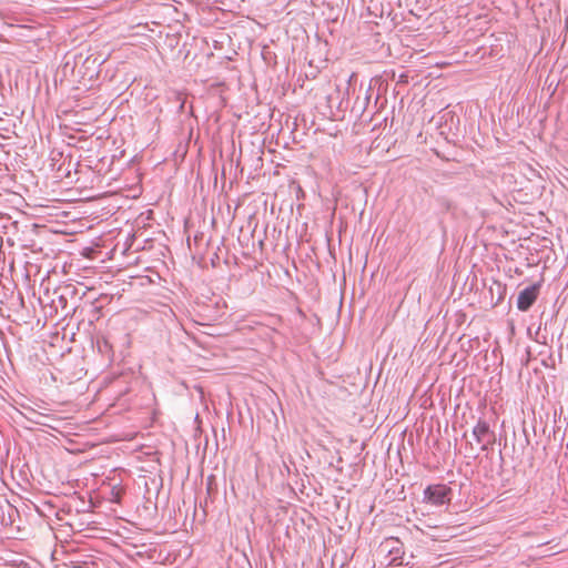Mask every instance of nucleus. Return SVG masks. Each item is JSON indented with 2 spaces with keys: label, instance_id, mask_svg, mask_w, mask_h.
<instances>
[{
  "label": "nucleus",
  "instance_id": "1",
  "mask_svg": "<svg viewBox=\"0 0 568 568\" xmlns=\"http://www.w3.org/2000/svg\"><path fill=\"white\" fill-rule=\"evenodd\" d=\"M453 490L444 484L429 485L424 491V499L435 506H442L450 501Z\"/></svg>",
  "mask_w": 568,
  "mask_h": 568
},
{
  "label": "nucleus",
  "instance_id": "2",
  "mask_svg": "<svg viewBox=\"0 0 568 568\" xmlns=\"http://www.w3.org/2000/svg\"><path fill=\"white\" fill-rule=\"evenodd\" d=\"M473 436L476 442L481 445V450H488L489 446L495 443L496 436L495 433L490 429L489 424L479 419L475 427L473 428Z\"/></svg>",
  "mask_w": 568,
  "mask_h": 568
},
{
  "label": "nucleus",
  "instance_id": "3",
  "mask_svg": "<svg viewBox=\"0 0 568 568\" xmlns=\"http://www.w3.org/2000/svg\"><path fill=\"white\" fill-rule=\"evenodd\" d=\"M539 288V284H532L520 291L517 298V308L521 312H527L536 302Z\"/></svg>",
  "mask_w": 568,
  "mask_h": 568
},
{
  "label": "nucleus",
  "instance_id": "4",
  "mask_svg": "<svg viewBox=\"0 0 568 568\" xmlns=\"http://www.w3.org/2000/svg\"><path fill=\"white\" fill-rule=\"evenodd\" d=\"M26 413H24V416L30 420L32 422L33 424H37V425H48L45 419L49 418L48 415L45 414H42V413H39L37 412L36 409L31 408V407H26Z\"/></svg>",
  "mask_w": 568,
  "mask_h": 568
},
{
  "label": "nucleus",
  "instance_id": "5",
  "mask_svg": "<svg viewBox=\"0 0 568 568\" xmlns=\"http://www.w3.org/2000/svg\"><path fill=\"white\" fill-rule=\"evenodd\" d=\"M387 551H388L390 555H394V559H395V558H397V556H398V555H399V552H400V547H399V546H397V547L393 546V547H390Z\"/></svg>",
  "mask_w": 568,
  "mask_h": 568
},
{
  "label": "nucleus",
  "instance_id": "6",
  "mask_svg": "<svg viewBox=\"0 0 568 568\" xmlns=\"http://www.w3.org/2000/svg\"><path fill=\"white\" fill-rule=\"evenodd\" d=\"M213 481H214V477H213V476H210V477L207 478V487H206V488H207V493H209V494H211V493H212V490H213Z\"/></svg>",
  "mask_w": 568,
  "mask_h": 568
},
{
  "label": "nucleus",
  "instance_id": "7",
  "mask_svg": "<svg viewBox=\"0 0 568 568\" xmlns=\"http://www.w3.org/2000/svg\"><path fill=\"white\" fill-rule=\"evenodd\" d=\"M103 346L109 347V343L106 341H103Z\"/></svg>",
  "mask_w": 568,
  "mask_h": 568
},
{
  "label": "nucleus",
  "instance_id": "8",
  "mask_svg": "<svg viewBox=\"0 0 568 568\" xmlns=\"http://www.w3.org/2000/svg\"><path fill=\"white\" fill-rule=\"evenodd\" d=\"M98 344H100V342H98ZM99 351H100V352H103V351H102V346H101V345H99Z\"/></svg>",
  "mask_w": 568,
  "mask_h": 568
}]
</instances>
